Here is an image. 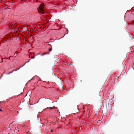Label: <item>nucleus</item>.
I'll list each match as a JSON object with an SVG mask.
<instances>
[{"mask_svg":"<svg viewBox=\"0 0 134 134\" xmlns=\"http://www.w3.org/2000/svg\"><path fill=\"white\" fill-rule=\"evenodd\" d=\"M44 7V4L42 3L40 5L39 7V9H38V12H41L43 14L45 13L43 11V9Z\"/></svg>","mask_w":134,"mask_h":134,"instance_id":"nucleus-1","label":"nucleus"},{"mask_svg":"<svg viewBox=\"0 0 134 134\" xmlns=\"http://www.w3.org/2000/svg\"><path fill=\"white\" fill-rule=\"evenodd\" d=\"M45 99V102L46 103H48L49 102H52V100H51L49 98H47V99H46L45 98H44Z\"/></svg>","mask_w":134,"mask_h":134,"instance_id":"nucleus-2","label":"nucleus"},{"mask_svg":"<svg viewBox=\"0 0 134 134\" xmlns=\"http://www.w3.org/2000/svg\"><path fill=\"white\" fill-rule=\"evenodd\" d=\"M49 54V53L48 52H45L43 54L41 55L43 56L45 54Z\"/></svg>","mask_w":134,"mask_h":134,"instance_id":"nucleus-3","label":"nucleus"},{"mask_svg":"<svg viewBox=\"0 0 134 134\" xmlns=\"http://www.w3.org/2000/svg\"><path fill=\"white\" fill-rule=\"evenodd\" d=\"M56 107L55 106H53V107H47V108H49L51 109H53L56 108Z\"/></svg>","mask_w":134,"mask_h":134,"instance_id":"nucleus-4","label":"nucleus"},{"mask_svg":"<svg viewBox=\"0 0 134 134\" xmlns=\"http://www.w3.org/2000/svg\"><path fill=\"white\" fill-rule=\"evenodd\" d=\"M49 45L51 47V48L49 49V51H50L52 50V46L49 44Z\"/></svg>","mask_w":134,"mask_h":134,"instance_id":"nucleus-5","label":"nucleus"},{"mask_svg":"<svg viewBox=\"0 0 134 134\" xmlns=\"http://www.w3.org/2000/svg\"><path fill=\"white\" fill-rule=\"evenodd\" d=\"M31 58L32 59H34L35 58V57L34 56H31Z\"/></svg>","mask_w":134,"mask_h":134,"instance_id":"nucleus-6","label":"nucleus"},{"mask_svg":"<svg viewBox=\"0 0 134 134\" xmlns=\"http://www.w3.org/2000/svg\"><path fill=\"white\" fill-rule=\"evenodd\" d=\"M17 55V54H14V55L15 56H16Z\"/></svg>","mask_w":134,"mask_h":134,"instance_id":"nucleus-7","label":"nucleus"},{"mask_svg":"<svg viewBox=\"0 0 134 134\" xmlns=\"http://www.w3.org/2000/svg\"><path fill=\"white\" fill-rule=\"evenodd\" d=\"M12 123H11L9 125H10ZM8 128H10V125H9V127H8Z\"/></svg>","mask_w":134,"mask_h":134,"instance_id":"nucleus-8","label":"nucleus"},{"mask_svg":"<svg viewBox=\"0 0 134 134\" xmlns=\"http://www.w3.org/2000/svg\"><path fill=\"white\" fill-rule=\"evenodd\" d=\"M51 132H53V130H51Z\"/></svg>","mask_w":134,"mask_h":134,"instance_id":"nucleus-9","label":"nucleus"},{"mask_svg":"<svg viewBox=\"0 0 134 134\" xmlns=\"http://www.w3.org/2000/svg\"><path fill=\"white\" fill-rule=\"evenodd\" d=\"M2 111V109H0V111Z\"/></svg>","mask_w":134,"mask_h":134,"instance_id":"nucleus-10","label":"nucleus"},{"mask_svg":"<svg viewBox=\"0 0 134 134\" xmlns=\"http://www.w3.org/2000/svg\"><path fill=\"white\" fill-rule=\"evenodd\" d=\"M8 58L9 59H10V57H9Z\"/></svg>","mask_w":134,"mask_h":134,"instance_id":"nucleus-11","label":"nucleus"}]
</instances>
